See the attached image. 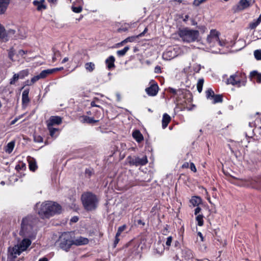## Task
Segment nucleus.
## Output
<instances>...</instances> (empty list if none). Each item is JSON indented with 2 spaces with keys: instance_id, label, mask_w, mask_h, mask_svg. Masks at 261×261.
<instances>
[{
  "instance_id": "nucleus-1",
  "label": "nucleus",
  "mask_w": 261,
  "mask_h": 261,
  "mask_svg": "<svg viewBox=\"0 0 261 261\" xmlns=\"http://www.w3.org/2000/svg\"><path fill=\"white\" fill-rule=\"evenodd\" d=\"M36 208L37 213L43 219L49 218L56 214L60 213L61 210L59 204L52 201H47L40 204L37 203Z\"/></svg>"
},
{
  "instance_id": "nucleus-2",
  "label": "nucleus",
  "mask_w": 261,
  "mask_h": 261,
  "mask_svg": "<svg viewBox=\"0 0 261 261\" xmlns=\"http://www.w3.org/2000/svg\"><path fill=\"white\" fill-rule=\"evenodd\" d=\"M37 219L32 216H28L23 218L21 223V229L19 234L24 238L32 239L35 237L36 230L35 225Z\"/></svg>"
},
{
  "instance_id": "nucleus-3",
  "label": "nucleus",
  "mask_w": 261,
  "mask_h": 261,
  "mask_svg": "<svg viewBox=\"0 0 261 261\" xmlns=\"http://www.w3.org/2000/svg\"><path fill=\"white\" fill-rule=\"evenodd\" d=\"M81 201L84 208L88 211L95 210L98 202L97 196L89 192H85L82 195Z\"/></svg>"
},
{
  "instance_id": "nucleus-4",
  "label": "nucleus",
  "mask_w": 261,
  "mask_h": 261,
  "mask_svg": "<svg viewBox=\"0 0 261 261\" xmlns=\"http://www.w3.org/2000/svg\"><path fill=\"white\" fill-rule=\"evenodd\" d=\"M178 35L184 42H192L196 41L199 36V31L188 28L179 30Z\"/></svg>"
},
{
  "instance_id": "nucleus-5",
  "label": "nucleus",
  "mask_w": 261,
  "mask_h": 261,
  "mask_svg": "<svg viewBox=\"0 0 261 261\" xmlns=\"http://www.w3.org/2000/svg\"><path fill=\"white\" fill-rule=\"evenodd\" d=\"M31 244V240L28 238H24L19 244L15 245L13 247L12 254L16 257L17 255H19L22 251L26 250Z\"/></svg>"
},
{
  "instance_id": "nucleus-6",
  "label": "nucleus",
  "mask_w": 261,
  "mask_h": 261,
  "mask_svg": "<svg viewBox=\"0 0 261 261\" xmlns=\"http://www.w3.org/2000/svg\"><path fill=\"white\" fill-rule=\"evenodd\" d=\"M127 161L130 165H144L147 163V159L146 156L142 158L139 157H132L129 156L127 158Z\"/></svg>"
},
{
  "instance_id": "nucleus-7",
  "label": "nucleus",
  "mask_w": 261,
  "mask_h": 261,
  "mask_svg": "<svg viewBox=\"0 0 261 261\" xmlns=\"http://www.w3.org/2000/svg\"><path fill=\"white\" fill-rule=\"evenodd\" d=\"M60 247L63 250L68 251L73 245V240L69 239L68 236L63 235L60 239Z\"/></svg>"
},
{
  "instance_id": "nucleus-8",
  "label": "nucleus",
  "mask_w": 261,
  "mask_h": 261,
  "mask_svg": "<svg viewBox=\"0 0 261 261\" xmlns=\"http://www.w3.org/2000/svg\"><path fill=\"white\" fill-rule=\"evenodd\" d=\"M220 33L216 30H212L206 38V41L211 46H214L215 43L219 41Z\"/></svg>"
},
{
  "instance_id": "nucleus-9",
  "label": "nucleus",
  "mask_w": 261,
  "mask_h": 261,
  "mask_svg": "<svg viewBox=\"0 0 261 261\" xmlns=\"http://www.w3.org/2000/svg\"><path fill=\"white\" fill-rule=\"evenodd\" d=\"M25 51L23 50H19L16 54V57H14L15 50L13 48H10L8 51V57L9 59L13 62L18 61L20 59V57L23 58V56L25 54Z\"/></svg>"
},
{
  "instance_id": "nucleus-10",
  "label": "nucleus",
  "mask_w": 261,
  "mask_h": 261,
  "mask_svg": "<svg viewBox=\"0 0 261 261\" xmlns=\"http://www.w3.org/2000/svg\"><path fill=\"white\" fill-rule=\"evenodd\" d=\"M159 91V86L156 83H152L150 86L145 89L147 94L150 96H155Z\"/></svg>"
},
{
  "instance_id": "nucleus-11",
  "label": "nucleus",
  "mask_w": 261,
  "mask_h": 261,
  "mask_svg": "<svg viewBox=\"0 0 261 261\" xmlns=\"http://www.w3.org/2000/svg\"><path fill=\"white\" fill-rule=\"evenodd\" d=\"M16 30L13 29H10L6 31L5 30L4 36L6 38H3V41L7 42L10 39H16L15 36Z\"/></svg>"
},
{
  "instance_id": "nucleus-12",
  "label": "nucleus",
  "mask_w": 261,
  "mask_h": 261,
  "mask_svg": "<svg viewBox=\"0 0 261 261\" xmlns=\"http://www.w3.org/2000/svg\"><path fill=\"white\" fill-rule=\"evenodd\" d=\"M251 0H240L238 5L234 8V12L242 11L250 6Z\"/></svg>"
},
{
  "instance_id": "nucleus-13",
  "label": "nucleus",
  "mask_w": 261,
  "mask_h": 261,
  "mask_svg": "<svg viewBox=\"0 0 261 261\" xmlns=\"http://www.w3.org/2000/svg\"><path fill=\"white\" fill-rule=\"evenodd\" d=\"M62 118L57 116H52L46 121L47 126H53L54 125H59L62 123Z\"/></svg>"
},
{
  "instance_id": "nucleus-14",
  "label": "nucleus",
  "mask_w": 261,
  "mask_h": 261,
  "mask_svg": "<svg viewBox=\"0 0 261 261\" xmlns=\"http://www.w3.org/2000/svg\"><path fill=\"white\" fill-rule=\"evenodd\" d=\"M33 5L36 7L37 10L38 11H41L45 10L47 8L45 4V0L34 1L33 2Z\"/></svg>"
},
{
  "instance_id": "nucleus-15",
  "label": "nucleus",
  "mask_w": 261,
  "mask_h": 261,
  "mask_svg": "<svg viewBox=\"0 0 261 261\" xmlns=\"http://www.w3.org/2000/svg\"><path fill=\"white\" fill-rule=\"evenodd\" d=\"M89 242V240L83 237H80L73 240V245L76 246H81L87 244Z\"/></svg>"
},
{
  "instance_id": "nucleus-16",
  "label": "nucleus",
  "mask_w": 261,
  "mask_h": 261,
  "mask_svg": "<svg viewBox=\"0 0 261 261\" xmlns=\"http://www.w3.org/2000/svg\"><path fill=\"white\" fill-rule=\"evenodd\" d=\"M10 3V0H0V14L5 13Z\"/></svg>"
},
{
  "instance_id": "nucleus-17",
  "label": "nucleus",
  "mask_w": 261,
  "mask_h": 261,
  "mask_svg": "<svg viewBox=\"0 0 261 261\" xmlns=\"http://www.w3.org/2000/svg\"><path fill=\"white\" fill-rule=\"evenodd\" d=\"M240 83V79L237 74L231 75L227 79V84H231L232 85H237Z\"/></svg>"
},
{
  "instance_id": "nucleus-18",
  "label": "nucleus",
  "mask_w": 261,
  "mask_h": 261,
  "mask_svg": "<svg viewBox=\"0 0 261 261\" xmlns=\"http://www.w3.org/2000/svg\"><path fill=\"white\" fill-rule=\"evenodd\" d=\"M81 121L82 123H87L89 124L91 123H94L96 122H97L99 120H95L92 117H90L87 116H83L81 117Z\"/></svg>"
},
{
  "instance_id": "nucleus-19",
  "label": "nucleus",
  "mask_w": 261,
  "mask_h": 261,
  "mask_svg": "<svg viewBox=\"0 0 261 261\" xmlns=\"http://www.w3.org/2000/svg\"><path fill=\"white\" fill-rule=\"evenodd\" d=\"M170 121L171 117L167 114L165 113L163 116V119L162 121L163 128H165Z\"/></svg>"
},
{
  "instance_id": "nucleus-20",
  "label": "nucleus",
  "mask_w": 261,
  "mask_h": 261,
  "mask_svg": "<svg viewBox=\"0 0 261 261\" xmlns=\"http://www.w3.org/2000/svg\"><path fill=\"white\" fill-rule=\"evenodd\" d=\"M115 61V59L114 56H110L106 60V63L107 65L108 68L110 69L115 67L114 62Z\"/></svg>"
},
{
  "instance_id": "nucleus-21",
  "label": "nucleus",
  "mask_w": 261,
  "mask_h": 261,
  "mask_svg": "<svg viewBox=\"0 0 261 261\" xmlns=\"http://www.w3.org/2000/svg\"><path fill=\"white\" fill-rule=\"evenodd\" d=\"M29 89H25L22 94V101L23 103L27 104L30 101L29 97Z\"/></svg>"
},
{
  "instance_id": "nucleus-22",
  "label": "nucleus",
  "mask_w": 261,
  "mask_h": 261,
  "mask_svg": "<svg viewBox=\"0 0 261 261\" xmlns=\"http://www.w3.org/2000/svg\"><path fill=\"white\" fill-rule=\"evenodd\" d=\"M133 137L138 142H140L143 140L142 135L138 130H136L133 132Z\"/></svg>"
},
{
  "instance_id": "nucleus-23",
  "label": "nucleus",
  "mask_w": 261,
  "mask_h": 261,
  "mask_svg": "<svg viewBox=\"0 0 261 261\" xmlns=\"http://www.w3.org/2000/svg\"><path fill=\"white\" fill-rule=\"evenodd\" d=\"M28 162L30 170L35 171L37 168V166L35 160L34 158H31L28 160Z\"/></svg>"
},
{
  "instance_id": "nucleus-24",
  "label": "nucleus",
  "mask_w": 261,
  "mask_h": 261,
  "mask_svg": "<svg viewBox=\"0 0 261 261\" xmlns=\"http://www.w3.org/2000/svg\"><path fill=\"white\" fill-rule=\"evenodd\" d=\"M250 76L251 78L255 79L258 83L261 82V73H258L257 71H252L250 74Z\"/></svg>"
},
{
  "instance_id": "nucleus-25",
  "label": "nucleus",
  "mask_w": 261,
  "mask_h": 261,
  "mask_svg": "<svg viewBox=\"0 0 261 261\" xmlns=\"http://www.w3.org/2000/svg\"><path fill=\"white\" fill-rule=\"evenodd\" d=\"M190 202L193 206H198L201 202V199L198 196H193L190 200Z\"/></svg>"
},
{
  "instance_id": "nucleus-26",
  "label": "nucleus",
  "mask_w": 261,
  "mask_h": 261,
  "mask_svg": "<svg viewBox=\"0 0 261 261\" xmlns=\"http://www.w3.org/2000/svg\"><path fill=\"white\" fill-rule=\"evenodd\" d=\"M85 67L86 70L91 72L94 70L95 66L92 62H87L85 64Z\"/></svg>"
},
{
  "instance_id": "nucleus-27",
  "label": "nucleus",
  "mask_w": 261,
  "mask_h": 261,
  "mask_svg": "<svg viewBox=\"0 0 261 261\" xmlns=\"http://www.w3.org/2000/svg\"><path fill=\"white\" fill-rule=\"evenodd\" d=\"M54 72V70L46 69L41 71L39 74L41 79L45 78L48 75L52 74Z\"/></svg>"
},
{
  "instance_id": "nucleus-28",
  "label": "nucleus",
  "mask_w": 261,
  "mask_h": 261,
  "mask_svg": "<svg viewBox=\"0 0 261 261\" xmlns=\"http://www.w3.org/2000/svg\"><path fill=\"white\" fill-rule=\"evenodd\" d=\"M14 147V142H12V141L10 142L6 146V147L5 148V150L6 152H7L8 153H10L13 150Z\"/></svg>"
},
{
  "instance_id": "nucleus-29",
  "label": "nucleus",
  "mask_w": 261,
  "mask_h": 261,
  "mask_svg": "<svg viewBox=\"0 0 261 261\" xmlns=\"http://www.w3.org/2000/svg\"><path fill=\"white\" fill-rule=\"evenodd\" d=\"M261 22V14L259 15L256 20L250 23L249 27L251 29H255Z\"/></svg>"
},
{
  "instance_id": "nucleus-30",
  "label": "nucleus",
  "mask_w": 261,
  "mask_h": 261,
  "mask_svg": "<svg viewBox=\"0 0 261 261\" xmlns=\"http://www.w3.org/2000/svg\"><path fill=\"white\" fill-rule=\"evenodd\" d=\"M129 49V47L128 46H125L123 49L117 51V54L119 57L123 56Z\"/></svg>"
},
{
  "instance_id": "nucleus-31",
  "label": "nucleus",
  "mask_w": 261,
  "mask_h": 261,
  "mask_svg": "<svg viewBox=\"0 0 261 261\" xmlns=\"http://www.w3.org/2000/svg\"><path fill=\"white\" fill-rule=\"evenodd\" d=\"M184 256L186 259L189 260L193 257L192 252L190 250H185L184 252Z\"/></svg>"
},
{
  "instance_id": "nucleus-32",
  "label": "nucleus",
  "mask_w": 261,
  "mask_h": 261,
  "mask_svg": "<svg viewBox=\"0 0 261 261\" xmlns=\"http://www.w3.org/2000/svg\"><path fill=\"white\" fill-rule=\"evenodd\" d=\"M136 38V36H132V37H127V38H126L125 39H124V40L121 41L120 43H118V45H122L124 44V43H126L128 42H133Z\"/></svg>"
},
{
  "instance_id": "nucleus-33",
  "label": "nucleus",
  "mask_w": 261,
  "mask_h": 261,
  "mask_svg": "<svg viewBox=\"0 0 261 261\" xmlns=\"http://www.w3.org/2000/svg\"><path fill=\"white\" fill-rule=\"evenodd\" d=\"M212 99H213L214 103L221 102L222 101V97L221 95H214Z\"/></svg>"
},
{
  "instance_id": "nucleus-34",
  "label": "nucleus",
  "mask_w": 261,
  "mask_h": 261,
  "mask_svg": "<svg viewBox=\"0 0 261 261\" xmlns=\"http://www.w3.org/2000/svg\"><path fill=\"white\" fill-rule=\"evenodd\" d=\"M203 216L202 215H198L196 217V220L198 222V225L201 226L203 225Z\"/></svg>"
},
{
  "instance_id": "nucleus-35",
  "label": "nucleus",
  "mask_w": 261,
  "mask_h": 261,
  "mask_svg": "<svg viewBox=\"0 0 261 261\" xmlns=\"http://www.w3.org/2000/svg\"><path fill=\"white\" fill-rule=\"evenodd\" d=\"M53 51H54V56L52 58V61L53 62H54L57 60L58 58L61 57V53L59 50H57L54 49Z\"/></svg>"
},
{
  "instance_id": "nucleus-36",
  "label": "nucleus",
  "mask_w": 261,
  "mask_h": 261,
  "mask_svg": "<svg viewBox=\"0 0 261 261\" xmlns=\"http://www.w3.org/2000/svg\"><path fill=\"white\" fill-rule=\"evenodd\" d=\"M204 83L203 79H199L197 84V90L199 92H201L202 90V86Z\"/></svg>"
},
{
  "instance_id": "nucleus-37",
  "label": "nucleus",
  "mask_w": 261,
  "mask_h": 261,
  "mask_svg": "<svg viewBox=\"0 0 261 261\" xmlns=\"http://www.w3.org/2000/svg\"><path fill=\"white\" fill-rule=\"evenodd\" d=\"M18 75L17 74L15 73L13 75V77L10 80V85H14L15 83L19 79Z\"/></svg>"
},
{
  "instance_id": "nucleus-38",
  "label": "nucleus",
  "mask_w": 261,
  "mask_h": 261,
  "mask_svg": "<svg viewBox=\"0 0 261 261\" xmlns=\"http://www.w3.org/2000/svg\"><path fill=\"white\" fill-rule=\"evenodd\" d=\"M47 126L49 131V134L52 137H54L55 133L59 130L58 128H54L52 126Z\"/></svg>"
},
{
  "instance_id": "nucleus-39",
  "label": "nucleus",
  "mask_w": 261,
  "mask_h": 261,
  "mask_svg": "<svg viewBox=\"0 0 261 261\" xmlns=\"http://www.w3.org/2000/svg\"><path fill=\"white\" fill-rule=\"evenodd\" d=\"M5 31V28L4 27L0 24V40L3 41V38H6L4 36V33Z\"/></svg>"
},
{
  "instance_id": "nucleus-40",
  "label": "nucleus",
  "mask_w": 261,
  "mask_h": 261,
  "mask_svg": "<svg viewBox=\"0 0 261 261\" xmlns=\"http://www.w3.org/2000/svg\"><path fill=\"white\" fill-rule=\"evenodd\" d=\"M19 79H23L25 76L28 75V71L27 70H22L19 73H17Z\"/></svg>"
},
{
  "instance_id": "nucleus-41",
  "label": "nucleus",
  "mask_w": 261,
  "mask_h": 261,
  "mask_svg": "<svg viewBox=\"0 0 261 261\" xmlns=\"http://www.w3.org/2000/svg\"><path fill=\"white\" fill-rule=\"evenodd\" d=\"M254 55L256 60H261V50H255L254 52Z\"/></svg>"
},
{
  "instance_id": "nucleus-42",
  "label": "nucleus",
  "mask_w": 261,
  "mask_h": 261,
  "mask_svg": "<svg viewBox=\"0 0 261 261\" xmlns=\"http://www.w3.org/2000/svg\"><path fill=\"white\" fill-rule=\"evenodd\" d=\"M206 95L207 98L212 99L215 93L212 89H208L206 92Z\"/></svg>"
},
{
  "instance_id": "nucleus-43",
  "label": "nucleus",
  "mask_w": 261,
  "mask_h": 261,
  "mask_svg": "<svg viewBox=\"0 0 261 261\" xmlns=\"http://www.w3.org/2000/svg\"><path fill=\"white\" fill-rule=\"evenodd\" d=\"M233 178L237 179V178L235 177ZM245 182V180L242 179H237V182H236L235 184L240 186H246Z\"/></svg>"
},
{
  "instance_id": "nucleus-44",
  "label": "nucleus",
  "mask_w": 261,
  "mask_h": 261,
  "mask_svg": "<svg viewBox=\"0 0 261 261\" xmlns=\"http://www.w3.org/2000/svg\"><path fill=\"white\" fill-rule=\"evenodd\" d=\"M126 227V226L125 225H123L119 227L118 228L117 232L116 233L117 236H120L121 232L125 229Z\"/></svg>"
},
{
  "instance_id": "nucleus-45",
  "label": "nucleus",
  "mask_w": 261,
  "mask_h": 261,
  "mask_svg": "<svg viewBox=\"0 0 261 261\" xmlns=\"http://www.w3.org/2000/svg\"><path fill=\"white\" fill-rule=\"evenodd\" d=\"M34 140L36 142H42L43 138L40 136H34Z\"/></svg>"
},
{
  "instance_id": "nucleus-46",
  "label": "nucleus",
  "mask_w": 261,
  "mask_h": 261,
  "mask_svg": "<svg viewBox=\"0 0 261 261\" xmlns=\"http://www.w3.org/2000/svg\"><path fill=\"white\" fill-rule=\"evenodd\" d=\"M72 10L74 12L80 13L82 11V8L81 7H72Z\"/></svg>"
},
{
  "instance_id": "nucleus-47",
  "label": "nucleus",
  "mask_w": 261,
  "mask_h": 261,
  "mask_svg": "<svg viewBox=\"0 0 261 261\" xmlns=\"http://www.w3.org/2000/svg\"><path fill=\"white\" fill-rule=\"evenodd\" d=\"M41 77L40 76V75H36V76H34L31 79V83H35V82H36L37 81H38L39 80L41 79Z\"/></svg>"
},
{
  "instance_id": "nucleus-48",
  "label": "nucleus",
  "mask_w": 261,
  "mask_h": 261,
  "mask_svg": "<svg viewBox=\"0 0 261 261\" xmlns=\"http://www.w3.org/2000/svg\"><path fill=\"white\" fill-rule=\"evenodd\" d=\"M172 237L171 236H169L167 238V241H166V245L169 247L170 245H171V243L172 242Z\"/></svg>"
},
{
  "instance_id": "nucleus-49",
  "label": "nucleus",
  "mask_w": 261,
  "mask_h": 261,
  "mask_svg": "<svg viewBox=\"0 0 261 261\" xmlns=\"http://www.w3.org/2000/svg\"><path fill=\"white\" fill-rule=\"evenodd\" d=\"M25 164L22 163L21 166L20 165H17L15 166V169L17 171H19L22 168H23L25 167Z\"/></svg>"
},
{
  "instance_id": "nucleus-50",
  "label": "nucleus",
  "mask_w": 261,
  "mask_h": 261,
  "mask_svg": "<svg viewBox=\"0 0 261 261\" xmlns=\"http://www.w3.org/2000/svg\"><path fill=\"white\" fill-rule=\"evenodd\" d=\"M85 174L87 176L90 177L92 175V172L90 169H87L85 170Z\"/></svg>"
},
{
  "instance_id": "nucleus-51",
  "label": "nucleus",
  "mask_w": 261,
  "mask_h": 261,
  "mask_svg": "<svg viewBox=\"0 0 261 261\" xmlns=\"http://www.w3.org/2000/svg\"><path fill=\"white\" fill-rule=\"evenodd\" d=\"M190 168H191V170L192 171H193L194 172H196L197 171L195 166L194 165V163H191L190 164Z\"/></svg>"
},
{
  "instance_id": "nucleus-52",
  "label": "nucleus",
  "mask_w": 261,
  "mask_h": 261,
  "mask_svg": "<svg viewBox=\"0 0 261 261\" xmlns=\"http://www.w3.org/2000/svg\"><path fill=\"white\" fill-rule=\"evenodd\" d=\"M200 211H201V208L199 206H197V207L195 210V212H194L195 215H197L200 213Z\"/></svg>"
},
{
  "instance_id": "nucleus-53",
  "label": "nucleus",
  "mask_w": 261,
  "mask_h": 261,
  "mask_svg": "<svg viewBox=\"0 0 261 261\" xmlns=\"http://www.w3.org/2000/svg\"><path fill=\"white\" fill-rule=\"evenodd\" d=\"M119 236H117V234H116V236H115V241H114V246L115 247L116 246V245L118 243L119 241V239L118 238Z\"/></svg>"
},
{
  "instance_id": "nucleus-54",
  "label": "nucleus",
  "mask_w": 261,
  "mask_h": 261,
  "mask_svg": "<svg viewBox=\"0 0 261 261\" xmlns=\"http://www.w3.org/2000/svg\"><path fill=\"white\" fill-rule=\"evenodd\" d=\"M217 42L218 43L220 46H223L225 45V43L224 41L220 40L219 39V41H217Z\"/></svg>"
},
{
  "instance_id": "nucleus-55",
  "label": "nucleus",
  "mask_w": 261,
  "mask_h": 261,
  "mask_svg": "<svg viewBox=\"0 0 261 261\" xmlns=\"http://www.w3.org/2000/svg\"><path fill=\"white\" fill-rule=\"evenodd\" d=\"M78 220H79L78 217H73V218H71V221L72 222H76L78 221Z\"/></svg>"
},
{
  "instance_id": "nucleus-56",
  "label": "nucleus",
  "mask_w": 261,
  "mask_h": 261,
  "mask_svg": "<svg viewBox=\"0 0 261 261\" xmlns=\"http://www.w3.org/2000/svg\"><path fill=\"white\" fill-rule=\"evenodd\" d=\"M198 235L200 237L201 241L202 242H203L204 241V238H203L202 233L200 232H198Z\"/></svg>"
},
{
  "instance_id": "nucleus-57",
  "label": "nucleus",
  "mask_w": 261,
  "mask_h": 261,
  "mask_svg": "<svg viewBox=\"0 0 261 261\" xmlns=\"http://www.w3.org/2000/svg\"><path fill=\"white\" fill-rule=\"evenodd\" d=\"M147 28H145L143 33H141L140 34H139L137 36H136V38H138L139 37L142 36V35H143L145 33H146L147 32Z\"/></svg>"
},
{
  "instance_id": "nucleus-58",
  "label": "nucleus",
  "mask_w": 261,
  "mask_h": 261,
  "mask_svg": "<svg viewBox=\"0 0 261 261\" xmlns=\"http://www.w3.org/2000/svg\"><path fill=\"white\" fill-rule=\"evenodd\" d=\"M170 91L171 93L174 94H176V90L174 89H173V88H170Z\"/></svg>"
},
{
  "instance_id": "nucleus-59",
  "label": "nucleus",
  "mask_w": 261,
  "mask_h": 261,
  "mask_svg": "<svg viewBox=\"0 0 261 261\" xmlns=\"http://www.w3.org/2000/svg\"><path fill=\"white\" fill-rule=\"evenodd\" d=\"M91 107H99V106L96 105L95 102L93 101L91 102Z\"/></svg>"
},
{
  "instance_id": "nucleus-60",
  "label": "nucleus",
  "mask_w": 261,
  "mask_h": 261,
  "mask_svg": "<svg viewBox=\"0 0 261 261\" xmlns=\"http://www.w3.org/2000/svg\"><path fill=\"white\" fill-rule=\"evenodd\" d=\"M69 60V59L68 57H65L63 59V60L62 61V63H64L66 62H67Z\"/></svg>"
},
{
  "instance_id": "nucleus-61",
  "label": "nucleus",
  "mask_w": 261,
  "mask_h": 261,
  "mask_svg": "<svg viewBox=\"0 0 261 261\" xmlns=\"http://www.w3.org/2000/svg\"><path fill=\"white\" fill-rule=\"evenodd\" d=\"M25 83H26V84H25V85H28V86L32 85H33V83H31V81H27L25 82Z\"/></svg>"
},
{
  "instance_id": "nucleus-62",
  "label": "nucleus",
  "mask_w": 261,
  "mask_h": 261,
  "mask_svg": "<svg viewBox=\"0 0 261 261\" xmlns=\"http://www.w3.org/2000/svg\"><path fill=\"white\" fill-rule=\"evenodd\" d=\"M63 69V67H61V68H57L51 69V70H54V72H55L56 71L60 70H62Z\"/></svg>"
},
{
  "instance_id": "nucleus-63",
  "label": "nucleus",
  "mask_w": 261,
  "mask_h": 261,
  "mask_svg": "<svg viewBox=\"0 0 261 261\" xmlns=\"http://www.w3.org/2000/svg\"><path fill=\"white\" fill-rule=\"evenodd\" d=\"M58 0H47V1L50 3L55 4L57 3Z\"/></svg>"
},
{
  "instance_id": "nucleus-64",
  "label": "nucleus",
  "mask_w": 261,
  "mask_h": 261,
  "mask_svg": "<svg viewBox=\"0 0 261 261\" xmlns=\"http://www.w3.org/2000/svg\"><path fill=\"white\" fill-rule=\"evenodd\" d=\"M189 167V164L188 163H186L183 164L182 167L183 168H188Z\"/></svg>"
}]
</instances>
